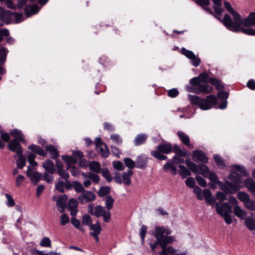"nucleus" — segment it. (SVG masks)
<instances>
[{
  "label": "nucleus",
  "mask_w": 255,
  "mask_h": 255,
  "mask_svg": "<svg viewBox=\"0 0 255 255\" xmlns=\"http://www.w3.org/2000/svg\"><path fill=\"white\" fill-rule=\"evenodd\" d=\"M229 97H189V101L192 105L199 107L201 110H207L218 103L219 108L224 109L227 107V99Z\"/></svg>",
  "instance_id": "1"
},
{
  "label": "nucleus",
  "mask_w": 255,
  "mask_h": 255,
  "mask_svg": "<svg viewBox=\"0 0 255 255\" xmlns=\"http://www.w3.org/2000/svg\"><path fill=\"white\" fill-rule=\"evenodd\" d=\"M186 165L193 172L199 173L204 177H208L213 183L218 184L220 181L217 175L213 172H210L208 166L203 164L197 165L189 159H186Z\"/></svg>",
  "instance_id": "2"
},
{
  "label": "nucleus",
  "mask_w": 255,
  "mask_h": 255,
  "mask_svg": "<svg viewBox=\"0 0 255 255\" xmlns=\"http://www.w3.org/2000/svg\"><path fill=\"white\" fill-rule=\"evenodd\" d=\"M234 23L228 14L224 15L223 24L227 29L233 32H239L241 25L247 27L254 26L248 16L245 18H242L240 14L239 20L234 19Z\"/></svg>",
  "instance_id": "3"
},
{
  "label": "nucleus",
  "mask_w": 255,
  "mask_h": 255,
  "mask_svg": "<svg viewBox=\"0 0 255 255\" xmlns=\"http://www.w3.org/2000/svg\"><path fill=\"white\" fill-rule=\"evenodd\" d=\"M189 83L190 85L185 86L186 90L188 92L197 95L200 94H210L213 91L212 86L201 84V81L198 76L191 79Z\"/></svg>",
  "instance_id": "4"
},
{
  "label": "nucleus",
  "mask_w": 255,
  "mask_h": 255,
  "mask_svg": "<svg viewBox=\"0 0 255 255\" xmlns=\"http://www.w3.org/2000/svg\"><path fill=\"white\" fill-rule=\"evenodd\" d=\"M87 210L89 213L97 218L103 217L105 223H109L111 220V213L106 211L105 207L101 205L95 206L93 203H91L88 205Z\"/></svg>",
  "instance_id": "5"
},
{
  "label": "nucleus",
  "mask_w": 255,
  "mask_h": 255,
  "mask_svg": "<svg viewBox=\"0 0 255 255\" xmlns=\"http://www.w3.org/2000/svg\"><path fill=\"white\" fill-rule=\"evenodd\" d=\"M133 174V171L130 169L127 171L123 172L122 175L118 172H115L113 179L118 184L123 183L126 185L129 186L131 184V176Z\"/></svg>",
  "instance_id": "6"
},
{
  "label": "nucleus",
  "mask_w": 255,
  "mask_h": 255,
  "mask_svg": "<svg viewBox=\"0 0 255 255\" xmlns=\"http://www.w3.org/2000/svg\"><path fill=\"white\" fill-rule=\"evenodd\" d=\"M209 83L215 87V89L218 91V93L216 96H229V92L225 90V86L223 82L220 79L216 78L210 79ZM209 96H215L213 94H210Z\"/></svg>",
  "instance_id": "7"
},
{
  "label": "nucleus",
  "mask_w": 255,
  "mask_h": 255,
  "mask_svg": "<svg viewBox=\"0 0 255 255\" xmlns=\"http://www.w3.org/2000/svg\"><path fill=\"white\" fill-rule=\"evenodd\" d=\"M80 204L88 203L96 199V195L92 191H85L82 193V194L77 198Z\"/></svg>",
  "instance_id": "8"
},
{
  "label": "nucleus",
  "mask_w": 255,
  "mask_h": 255,
  "mask_svg": "<svg viewBox=\"0 0 255 255\" xmlns=\"http://www.w3.org/2000/svg\"><path fill=\"white\" fill-rule=\"evenodd\" d=\"M192 159L196 162H201L207 163L208 162V158L205 153L200 150H196L192 154Z\"/></svg>",
  "instance_id": "9"
},
{
  "label": "nucleus",
  "mask_w": 255,
  "mask_h": 255,
  "mask_svg": "<svg viewBox=\"0 0 255 255\" xmlns=\"http://www.w3.org/2000/svg\"><path fill=\"white\" fill-rule=\"evenodd\" d=\"M7 147L11 152H15L16 154L23 152V150L20 143L16 139H13L7 145Z\"/></svg>",
  "instance_id": "10"
},
{
  "label": "nucleus",
  "mask_w": 255,
  "mask_h": 255,
  "mask_svg": "<svg viewBox=\"0 0 255 255\" xmlns=\"http://www.w3.org/2000/svg\"><path fill=\"white\" fill-rule=\"evenodd\" d=\"M13 13L9 10H5L4 8L0 6V20L5 22L6 24L10 23L12 20Z\"/></svg>",
  "instance_id": "11"
},
{
  "label": "nucleus",
  "mask_w": 255,
  "mask_h": 255,
  "mask_svg": "<svg viewBox=\"0 0 255 255\" xmlns=\"http://www.w3.org/2000/svg\"><path fill=\"white\" fill-rule=\"evenodd\" d=\"M216 210L218 214L222 215L223 214H229L232 213V206L227 202L222 203L220 206L218 203H216Z\"/></svg>",
  "instance_id": "12"
},
{
  "label": "nucleus",
  "mask_w": 255,
  "mask_h": 255,
  "mask_svg": "<svg viewBox=\"0 0 255 255\" xmlns=\"http://www.w3.org/2000/svg\"><path fill=\"white\" fill-rule=\"evenodd\" d=\"M237 198L242 202L244 203L245 207L248 209L251 205L253 204L254 200H251L249 195L244 192L241 191L238 193Z\"/></svg>",
  "instance_id": "13"
},
{
  "label": "nucleus",
  "mask_w": 255,
  "mask_h": 255,
  "mask_svg": "<svg viewBox=\"0 0 255 255\" xmlns=\"http://www.w3.org/2000/svg\"><path fill=\"white\" fill-rule=\"evenodd\" d=\"M56 160V167L57 168V173L60 176H63L66 178H69L70 175L68 171H67L66 170H64L63 167V163L61 161L58 160L57 159Z\"/></svg>",
  "instance_id": "14"
},
{
  "label": "nucleus",
  "mask_w": 255,
  "mask_h": 255,
  "mask_svg": "<svg viewBox=\"0 0 255 255\" xmlns=\"http://www.w3.org/2000/svg\"><path fill=\"white\" fill-rule=\"evenodd\" d=\"M25 14L27 17L31 16L33 14H36L40 10L38 5L34 3L29 6H26L24 8Z\"/></svg>",
  "instance_id": "15"
},
{
  "label": "nucleus",
  "mask_w": 255,
  "mask_h": 255,
  "mask_svg": "<svg viewBox=\"0 0 255 255\" xmlns=\"http://www.w3.org/2000/svg\"><path fill=\"white\" fill-rule=\"evenodd\" d=\"M28 149L40 156L43 157H46L47 156L46 152L42 148L37 145L32 144L28 146Z\"/></svg>",
  "instance_id": "16"
},
{
  "label": "nucleus",
  "mask_w": 255,
  "mask_h": 255,
  "mask_svg": "<svg viewBox=\"0 0 255 255\" xmlns=\"http://www.w3.org/2000/svg\"><path fill=\"white\" fill-rule=\"evenodd\" d=\"M135 162L136 168L144 169L147 165V158L143 157L142 155L138 156Z\"/></svg>",
  "instance_id": "17"
},
{
  "label": "nucleus",
  "mask_w": 255,
  "mask_h": 255,
  "mask_svg": "<svg viewBox=\"0 0 255 255\" xmlns=\"http://www.w3.org/2000/svg\"><path fill=\"white\" fill-rule=\"evenodd\" d=\"M42 166L45 169L46 172L50 174H53L56 171L53 162L50 159H46L43 162Z\"/></svg>",
  "instance_id": "18"
},
{
  "label": "nucleus",
  "mask_w": 255,
  "mask_h": 255,
  "mask_svg": "<svg viewBox=\"0 0 255 255\" xmlns=\"http://www.w3.org/2000/svg\"><path fill=\"white\" fill-rule=\"evenodd\" d=\"M157 149L165 154H169L172 152V145L170 143H165L159 144Z\"/></svg>",
  "instance_id": "19"
},
{
  "label": "nucleus",
  "mask_w": 255,
  "mask_h": 255,
  "mask_svg": "<svg viewBox=\"0 0 255 255\" xmlns=\"http://www.w3.org/2000/svg\"><path fill=\"white\" fill-rule=\"evenodd\" d=\"M45 149L50 154L52 159H56L59 157V152L56 148L52 144L46 145Z\"/></svg>",
  "instance_id": "20"
},
{
  "label": "nucleus",
  "mask_w": 255,
  "mask_h": 255,
  "mask_svg": "<svg viewBox=\"0 0 255 255\" xmlns=\"http://www.w3.org/2000/svg\"><path fill=\"white\" fill-rule=\"evenodd\" d=\"M163 169L165 172H167L168 170H170L173 175H175L177 174V168L171 159H169L164 165Z\"/></svg>",
  "instance_id": "21"
},
{
  "label": "nucleus",
  "mask_w": 255,
  "mask_h": 255,
  "mask_svg": "<svg viewBox=\"0 0 255 255\" xmlns=\"http://www.w3.org/2000/svg\"><path fill=\"white\" fill-rule=\"evenodd\" d=\"M182 143L187 147L191 146L190 139L188 135L182 131H178L177 133Z\"/></svg>",
  "instance_id": "22"
},
{
  "label": "nucleus",
  "mask_w": 255,
  "mask_h": 255,
  "mask_svg": "<svg viewBox=\"0 0 255 255\" xmlns=\"http://www.w3.org/2000/svg\"><path fill=\"white\" fill-rule=\"evenodd\" d=\"M224 4L227 10L234 16L233 19L239 20L240 14L232 8L231 3L227 1H224Z\"/></svg>",
  "instance_id": "23"
},
{
  "label": "nucleus",
  "mask_w": 255,
  "mask_h": 255,
  "mask_svg": "<svg viewBox=\"0 0 255 255\" xmlns=\"http://www.w3.org/2000/svg\"><path fill=\"white\" fill-rule=\"evenodd\" d=\"M97 81H99L100 80L101 77H102V74L100 72V71L99 70L97 71ZM106 89V87L103 85H101L98 83V82H97L96 87H95V90L94 91V93L96 95H99L101 92H104Z\"/></svg>",
  "instance_id": "24"
},
{
  "label": "nucleus",
  "mask_w": 255,
  "mask_h": 255,
  "mask_svg": "<svg viewBox=\"0 0 255 255\" xmlns=\"http://www.w3.org/2000/svg\"><path fill=\"white\" fill-rule=\"evenodd\" d=\"M16 156L18 159L16 161V165L18 168L22 169L26 164V157L23 155V152L21 154H17L14 155V158H16Z\"/></svg>",
  "instance_id": "25"
},
{
  "label": "nucleus",
  "mask_w": 255,
  "mask_h": 255,
  "mask_svg": "<svg viewBox=\"0 0 255 255\" xmlns=\"http://www.w3.org/2000/svg\"><path fill=\"white\" fill-rule=\"evenodd\" d=\"M244 184L251 192L255 195V181L253 179L247 178L244 181Z\"/></svg>",
  "instance_id": "26"
},
{
  "label": "nucleus",
  "mask_w": 255,
  "mask_h": 255,
  "mask_svg": "<svg viewBox=\"0 0 255 255\" xmlns=\"http://www.w3.org/2000/svg\"><path fill=\"white\" fill-rule=\"evenodd\" d=\"M10 134L16 138V140H19L22 142H25L26 141L24 136L20 130L16 128L13 129L11 132H10Z\"/></svg>",
  "instance_id": "27"
},
{
  "label": "nucleus",
  "mask_w": 255,
  "mask_h": 255,
  "mask_svg": "<svg viewBox=\"0 0 255 255\" xmlns=\"http://www.w3.org/2000/svg\"><path fill=\"white\" fill-rule=\"evenodd\" d=\"M96 150L103 158H107L110 154L109 149L106 144L97 148Z\"/></svg>",
  "instance_id": "28"
},
{
  "label": "nucleus",
  "mask_w": 255,
  "mask_h": 255,
  "mask_svg": "<svg viewBox=\"0 0 255 255\" xmlns=\"http://www.w3.org/2000/svg\"><path fill=\"white\" fill-rule=\"evenodd\" d=\"M147 138V135L145 134H139L135 137L134 143L136 146H138L145 142Z\"/></svg>",
  "instance_id": "29"
},
{
  "label": "nucleus",
  "mask_w": 255,
  "mask_h": 255,
  "mask_svg": "<svg viewBox=\"0 0 255 255\" xmlns=\"http://www.w3.org/2000/svg\"><path fill=\"white\" fill-rule=\"evenodd\" d=\"M245 225L247 228L250 231H255V219L249 217L245 219Z\"/></svg>",
  "instance_id": "30"
},
{
  "label": "nucleus",
  "mask_w": 255,
  "mask_h": 255,
  "mask_svg": "<svg viewBox=\"0 0 255 255\" xmlns=\"http://www.w3.org/2000/svg\"><path fill=\"white\" fill-rule=\"evenodd\" d=\"M178 167L180 170H178V173L182 178H185L187 176L191 175V172L184 165H179Z\"/></svg>",
  "instance_id": "31"
},
{
  "label": "nucleus",
  "mask_w": 255,
  "mask_h": 255,
  "mask_svg": "<svg viewBox=\"0 0 255 255\" xmlns=\"http://www.w3.org/2000/svg\"><path fill=\"white\" fill-rule=\"evenodd\" d=\"M165 233V228L164 227L156 226L155 228L154 237L157 239L164 238Z\"/></svg>",
  "instance_id": "32"
},
{
  "label": "nucleus",
  "mask_w": 255,
  "mask_h": 255,
  "mask_svg": "<svg viewBox=\"0 0 255 255\" xmlns=\"http://www.w3.org/2000/svg\"><path fill=\"white\" fill-rule=\"evenodd\" d=\"M89 168L91 171L100 173L101 172V166L100 163L98 161H93L90 163Z\"/></svg>",
  "instance_id": "33"
},
{
  "label": "nucleus",
  "mask_w": 255,
  "mask_h": 255,
  "mask_svg": "<svg viewBox=\"0 0 255 255\" xmlns=\"http://www.w3.org/2000/svg\"><path fill=\"white\" fill-rule=\"evenodd\" d=\"M234 214L238 217L241 219H244L245 217L246 216V213L238 205H236L234 207Z\"/></svg>",
  "instance_id": "34"
},
{
  "label": "nucleus",
  "mask_w": 255,
  "mask_h": 255,
  "mask_svg": "<svg viewBox=\"0 0 255 255\" xmlns=\"http://www.w3.org/2000/svg\"><path fill=\"white\" fill-rule=\"evenodd\" d=\"M198 77L201 81V83H204L205 84L209 83L210 79L213 78V77H210L206 72H203L200 73Z\"/></svg>",
  "instance_id": "35"
},
{
  "label": "nucleus",
  "mask_w": 255,
  "mask_h": 255,
  "mask_svg": "<svg viewBox=\"0 0 255 255\" xmlns=\"http://www.w3.org/2000/svg\"><path fill=\"white\" fill-rule=\"evenodd\" d=\"M162 152L159 151L158 150H152L151 151V155L155 158L160 160H166L167 159V156L164 155L162 153Z\"/></svg>",
  "instance_id": "36"
},
{
  "label": "nucleus",
  "mask_w": 255,
  "mask_h": 255,
  "mask_svg": "<svg viewBox=\"0 0 255 255\" xmlns=\"http://www.w3.org/2000/svg\"><path fill=\"white\" fill-rule=\"evenodd\" d=\"M89 228L91 230L94 231L93 232H91L90 234H100L102 231V228L99 221H97L96 224H92L89 226Z\"/></svg>",
  "instance_id": "37"
},
{
  "label": "nucleus",
  "mask_w": 255,
  "mask_h": 255,
  "mask_svg": "<svg viewBox=\"0 0 255 255\" xmlns=\"http://www.w3.org/2000/svg\"><path fill=\"white\" fill-rule=\"evenodd\" d=\"M42 173L35 172H34L30 177V180L34 185H37L39 181L42 180Z\"/></svg>",
  "instance_id": "38"
},
{
  "label": "nucleus",
  "mask_w": 255,
  "mask_h": 255,
  "mask_svg": "<svg viewBox=\"0 0 255 255\" xmlns=\"http://www.w3.org/2000/svg\"><path fill=\"white\" fill-rule=\"evenodd\" d=\"M114 201V199L111 195L106 196L105 204L107 211H110L113 208Z\"/></svg>",
  "instance_id": "39"
},
{
  "label": "nucleus",
  "mask_w": 255,
  "mask_h": 255,
  "mask_svg": "<svg viewBox=\"0 0 255 255\" xmlns=\"http://www.w3.org/2000/svg\"><path fill=\"white\" fill-rule=\"evenodd\" d=\"M228 178L232 181L233 182L241 183V176L236 172H233L231 173L229 176Z\"/></svg>",
  "instance_id": "40"
},
{
  "label": "nucleus",
  "mask_w": 255,
  "mask_h": 255,
  "mask_svg": "<svg viewBox=\"0 0 255 255\" xmlns=\"http://www.w3.org/2000/svg\"><path fill=\"white\" fill-rule=\"evenodd\" d=\"M62 159L68 164H75L77 162V159L73 156L64 155L62 156Z\"/></svg>",
  "instance_id": "41"
},
{
  "label": "nucleus",
  "mask_w": 255,
  "mask_h": 255,
  "mask_svg": "<svg viewBox=\"0 0 255 255\" xmlns=\"http://www.w3.org/2000/svg\"><path fill=\"white\" fill-rule=\"evenodd\" d=\"M110 192L111 188L110 187L103 186L100 188L98 195L99 197H102L109 194Z\"/></svg>",
  "instance_id": "42"
},
{
  "label": "nucleus",
  "mask_w": 255,
  "mask_h": 255,
  "mask_svg": "<svg viewBox=\"0 0 255 255\" xmlns=\"http://www.w3.org/2000/svg\"><path fill=\"white\" fill-rule=\"evenodd\" d=\"M181 53L190 60L195 57V54L192 51L187 50L184 47L182 48Z\"/></svg>",
  "instance_id": "43"
},
{
  "label": "nucleus",
  "mask_w": 255,
  "mask_h": 255,
  "mask_svg": "<svg viewBox=\"0 0 255 255\" xmlns=\"http://www.w3.org/2000/svg\"><path fill=\"white\" fill-rule=\"evenodd\" d=\"M65 182L61 178H59L58 182L55 184V189L60 193L64 192Z\"/></svg>",
  "instance_id": "44"
},
{
  "label": "nucleus",
  "mask_w": 255,
  "mask_h": 255,
  "mask_svg": "<svg viewBox=\"0 0 255 255\" xmlns=\"http://www.w3.org/2000/svg\"><path fill=\"white\" fill-rule=\"evenodd\" d=\"M73 186L77 193H82L85 191V189L82 184L77 181L73 182Z\"/></svg>",
  "instance_id": "45"
},
{
  "label": "nucleus",
  "mask_w": 255,
  "mask_h": 255,
  "mask_svg": "<svg viewBox=\"0 0 255 255\" xmlns=\"http://www.w3.org/2000/svg\"><path fill=\"white\" fill-rule=\"evenodd\" d=\"M174 151L176 155H182V157H186L187 153L186 151L181 150L180 146L177 144H174L172 147V151Z\"/></svg>",
  "instance_id": "46"
},
{
  "label": "nucleus",
  "mask_w": 255,
  "mask_h": 255,
  "mask_svg": "<svg viewBox=\"0 0 255 255\" xmlns=\"http://www.w3.org/2000/svg\"><path fill=\"white\" fill-rule=\"evenodd\" d=\"M124 161L126 166L129 169H132L135 167V162L131 158L126 157L124 159Z\"/></svg>",
  "instance_id": "47"
},
{
  "label": "nucleus",
  "mask_w": 255,
  "mask_h": 255,
  "mask_svg": "<svg viewBox=\"0 0 255 255\" xmlns=\"http://www.w3.org/2000/svg\"><path fill=\"white\" fill-rule=\"evenodd\" d=\"M219 185L220 188L225 192L226 194L233 193L232 191L229 189L228 185L227 184V181L224 184L221 181H219L218 183Z\"/></svg>",
  "instance_id": "48"
},
{
  "label": "nucleus",
  "mask_w": 255,
  "mask_h": 255,
  "mask_svg": "<svg viewBox=\"0 0 255 255\" xmlns=\"http://www.w3.org/2000/svg\"><path fill=\"white\" fill-rule=\"evenodd\" d=\"M82 224L84 225L90 226L92 224V220L88 214H84L82 217Z\"/></svg>",
  "instance_id": "49"
},
{
  "label": "nucleus",
  "mask_w": 255,
  "mask_h": 255,
  "mask_svg": "<svg viewBox=\"0 0 255 255\" xmlns=\"http://www.w3.org/2000/svg\"><path fill=\"white\" fill-rule=\"evenodd\" d=\"M36 155L32 153H29L27 155V161L30 165L35 166L37 165V162L35 160Z\"/></svg>",
  "instance_id": "50"
},
{
  "label": "nucleus",
  "mask_w": 255,
  "mask_h": 255,
  "mask_svg": "<svg viewBox=\"0 0 255 255\" xmlns=\"http://www.w3.org/2000/svg\"><path fill=\"white\" fill-rule=\"evenodd\" d=\"M232 167L237 171L236 172H239L241 175L246 176L247 175L246 170L244 167L238 165H233Z\"/></svg>",
  "instance_id": "51"
},
{
  "label": "nucleus",
  "mask_w": 255,
  "mask_h": 255,
  "mask_svg": "<svg viewBox=\"0 0 255 255\" xmlns=\"http://www.w3.org/2000/svg\"><path fill=\"white\" fill-rule=\"evenodd\" d=\"M182 156V155H179L177 154L174 155L172 159H171L173 161V163H174L175 164H182L184 163H186V160H185L183 158H181Z\"/></svg>",
  "instance_id": "52"
},
{
  "label": "nucleus",
  "mask_w": 255,
  "mask_h": 255,
  "mask_svg": "<svg viewBox=\"0 0 255 255\" xmlns=\"http://www.w3.org/2000/svg\"><path fill=\"white\" fill-rule=\"evenodd\" d=\"M214 159L217 164V165L219 167H225V163L223 159L221 158L220 155L218 154H216L214 156Z\"/></svg>",
  "instance_id": "53"
},
{
  "label": "nucleus",
  "mask_w": 255,
  "mask_h": 255,
  "mask_svg": "<svg viewBox=\"0 0 255 255\" xmlns=\"http://www.w3.org/2000/svg\"><path fill=\"white\" fill-rule=\"evenodd\" d=\"M240 184L237 183H232L229 181H227V184L229 186V189L232 190L234 192H237L240 190Z\"/></svg>",
  "instance_id": "54"
},
{
  "label": "nucleus",
  "mask_w": 255,
  "mask_h": 255,
  "mask_svg": "<svg viewBox=\"0 0 255 255\" xmlns=\"http://www.w3.org/2000/svg\"><path fill=\"white\" fill-rule=\"evenodd\" d=\"M110 138L118 145H121L122 143L123 139L118 134H111Z\"/></svg>",
  "instance_id": "55"
},
{
  "label": "nucleus",
  "mask_w": 255,
  "mask_h": 255,
  "mask_svg": "<svg viewBox=\"0 0 255 255\" xmlns=\"http://www.w3.org/2000/svg\"><path fill=\"white\" fill-rule=\"evenodd\" d=\"M71 222L76 228L84 232V229L81 227L80 220L77 219L75 217H72Z\"/></svg>",
  "instance_id": "56"
},
{
  "label": "nucleus",
  "mask_w": 255,
  "mask_h": 255,
  "mask_svg": "<svg viewBox=\"0 0 255 255\" xmlns=\"http://www.w3.org/2000/svg\"><path fill=\"white\" fill-rule=\"evenodd\" d=\"M240 32H242L244 34L249 35H255V29H254L251 28H244L241 27V29L240 30Z\"/></svg>",
  "instance_id": "57"
},
{
  "label": "nucleus",
  "mask_w": 255,
  "mask_h": 255,
  "mask_svg": "<svg viewBox=\"0 0 255 255\" xmlns=\"http://www.w3.org/2000/svg\"><path fill=\"white\" fill-rule=\"evenodd\" d=\"M102 176L107 180L108 182H110L112 180L110 172L107 168H103L102 170Z\"/></svg>",
  "instance_id": "58"
},
{
  "label": "nucleus",
  "mask_w": 255,
  "mask_h": 255,
  "mask_svg": "<svg viewBox=\"0 0 255 255\" xmlns=\"http://www.w3.org/2000/svg\"><path fill=\"white\" fill-rule=\"evenodd\" d=\"M113 167L117 170H123L125 169V166L120 161H115L113 163Z\"/></svg>",
  "instance_id": "59"
},
{
  "label": "nucleus",
  "mask_w": 255,
  "mask_h": 255,
  "mask_svg": "<svg viewBox=\"0 0 255 255\" xmlns=\"http://www.w3.org/2000/svg\"><path fill=\"white\" fill-rule=\"evenodd\" d=\"M88 178L91 179L93 182L98 183L100 182V178L99 175L96 174L88 172Z\"/></svg>",
  "instance_id": "60"
},
{
  "label": "nucleus",
  "mask_w": 255,
  "mask_h": 255,
  "mask_svg": "<svg viewBox=\"0 0 255 255\" xmlns=\"http://www.w3.org/2000/svg\"><path fill=\"white\" fill-rule=\"evenodd\" d=\"M40 246L44 247H51V241L48 237L43 238L40 244Z\"/></svg>",
  "instance_id": "61"
},
{
  "label": "nucleus",
  "mask_w": 255,
  "mask_h": 255,
  "mask_svg": "<svg viewBox=\"0 0 255 255\" xmlns=\"http://www.w3.org/2000/svg\"><path fill=\"white\" fill-rule=\"evenodd\" d=\"M69 222V218L67 214L64 213L60 217V224L62 226L66 225Z\"/></svg>",
  "instance_id": "62"
},
{
  "label": "nucleus",
  "mask_w": 255,
  "mask_h": 255,
  "mask_svg": "<svg viewBox=\"0 0 255 255\" xmlns=\"http://www.w3.org/2000/svg\"><path fill=\"white\" fill-rule=\"evenodd\" d=\"M48 172H44L43 176L42 175V180H45L48 183H51L54 180V176L53 175H49Z\"/></svg>",
  "instance_id": "63"
},
{
  "label": "nucleus",
  "mask_w": 255,
  "mask_h": 255,
  "mask_svg": "<svg viewBox=\"0 0 255 255\" xmlns=\"http://www.w3.org/2000/svg\"><path fill=\"white\" fill-rule=\"evenodd\" d=\"M68 208H78V203L77 200L75 199L72 198L69 200L68 203Z\"/></svg>",
  "instance_id": "64"
}]
</instances>
